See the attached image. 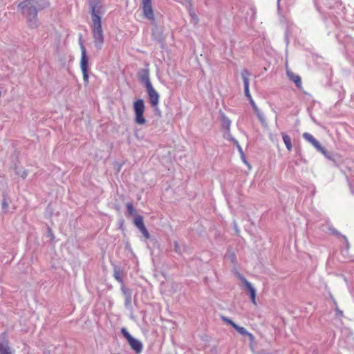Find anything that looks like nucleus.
I'll return each mask as SVG.
<instances>
[{
  "mask_svg": "<svg viewBox=\"0 0 354 354\" xmlns=\"http://www.w3.org/2000/svg\"><path fill=\"white\" fill-rule=\"evenodd\" d=\"M122 274L123 272L120 269V268L115 266L113 269V277L118 282L123 285Z\"/></svg>",
  "mask_w": 354,
  "mask_h": 354,
  "instance_id": "obj_14",
  "label": "nucleus"
},
{
  "mask_svg": "<svg viewBox=\"0 0 354 354\" xmlns=\"http://www.w3.org/2000/svg\"><path fill=\"white\" fill-rule=\"evenodd\" d=\"M332 297L333 304H334V310H335V316L337 317H342L344 316L343 311L341 310L338 308V306H337V301H335V299L333 297Z\"/></svg>",
  "mask_w": 354,
  "mask_h": 354,
  "instance_id": "obj_19",
  "label": "nucleus"
},
{
  "mask_svg": "<svg viewBox=\"0 0 354 354\" xmlns=\"http://www.w3.org/2000/svg\"><path fill=\"white\" fill-rule=\"evenodd\" d=\"M1 207L4 212H8V203L5 197L1 201Z\"/></svg>",
  "mask_w": 354,
  "mask_h": 354,
  "instance_id": "obj_24",
  "label": "nucleus"
},
{
  "mask_svg": "<svg viewBox=\"0 0 354 354\" xmlns=\"http://www.w3.org/2000/svg\"><path fill=\"white\" fill-rule=\"evenodd\" d=\"M121 333L126 338L131 348L135 351L137 353H140L143 348L142 342L134 338L127 330L126 328H122Z\"/></svg>",
  "mask_w": 354,
  "mask_h": 354,
  "instance_id": "obj_6",
  "label": "nucleus"
},
{
  "mask_svg": "<svg viewBox=\"0 0 354 354\" xmlns=\"http://www.w3.org/2000/svg\"><path fill=\"white\" fill-rule=\"evenodd\" d=\"M133 223L138 229L145 226L142 216L137 215L134 218Z\"/></svg>",
  "mask_w": 354,
  "mask_h": 354,
  "instance_id": "obj_18",
  "label": "nucleus"
},
{
  "mask_svg": "<svg viewBox=\"0 0 354 354\" xmlns=\"http://www.w3.org/2000/svg\"><path fill=\"white\" fill-rule=\"evenodd\" d=\"M286 74L288 78L295 84L297 87H301V80L299 75L295 74L289 69L286 70Z\"/></svg>",
  "mask_w": 354,
  "mask_h": 354,
  "instance_id": "obj_12",
  "label": "nucleus"
},
{
  "mask_svg": "<svg viewBox=\"0 0 354 354\" xmlns=\"http://www.w3.org/2000/svg\"><path fill=\"white\" fill-rule=\"evenodd\" d=\"M222 127L226 131V133H229L230 129L231 121L224 114L221 115Z\"/></svg>",
  "mask_w": 354,
  "mask_h": 354,
  "instance_id": "obj_15",
  "label": "nucleus"
},
{
  "mask_svg": "<svg viewBox=\"0 0 354 354\" xmlns=\"http://www.w3.org/2000/svg\"><path fill=\"white\" fill-rule=\"evenodd\" d=\"M142 11L145 18L154 21L151 0H142Z\"/></svg>",
  "mask_w": 354,
  "mask_h": 354,
  "instance_id": "obj_7",
  "label": "nucleus"
},
{
  "mask_svg": "<svg viewBox=\"0 0 354 354\" xmlns=\"http://www.w3.org/2000/svg\"><path fill=\"white\" fill-rule=\"evenodd\" d=\"M0 354H11L8 342H0Z\"/></svg>",
  "mask_w": 354,
  "mask_h": 354,
  "instance_id": "obj_17",
  "label": "nucleus"
},
{
  "mask_svg": "<svg viewBox=\"0 0 354 354\" xmlns=\"http://www.w3.org/2000/svg\"><path fill=\"white\" fill-rule=\"evenodd\" d=\"M283 141L287 148V149L290 151L292 149V142L290 137L287 135L286 133H281Z\"/></svg>",
  "mask_w": 354,
  "mask_h": 354,
  "instance_id": "obj_16",
  "label": "nucleus"
},
{
  "mask_svg": "<svg viewBox=\"0 0 354 354\" xmlns=\"http://www.w3.org/2000/svg\"><path fill=\"white\" fill-rule=\"evenodd\" d=\"M280 1H281V0H277V10H278L279 12H280V11H281Z\"/></svg>",
  "mask_w": 354,
  "mask_h": 354,
  "instance_id": "obj_37",
  "label": "nucleus"
},
{
  "mask_svg": "<svg viewBox=\"0 0 354 354\" xmlns=\"http://www.w3.org/2000/svg\"><path fill=\"white\" fill-rule=\"evenodd\" d=\"M50 6L48 0H23L17 5V9L26 19L28 28L35 29L39 25L38 12Z\"/></svg>",
  "mask_w": 354,
  "mask_h": 354,
  "instance_id": "obj_2",
  "label": "nucleus"
},
{
  "mask_svg": "<svg viewBox=\"0 0 354 354\" xmlns=\"http://www.w3.org/2000/svg\"><path fill=\"white\" fill-rule=\"evenodd\" d=\"M240 279L242 281V282L243 283L244 286H245L247 290L249 292L250 298L252 299V302L256 305L257 303H256V290H255V288L252 286L251 283H250L244 277L240 276Z\"/></svg>",
  "mask_w": 354,
  "mask_h": 354,
  "instance_id": "obj_10",
  "label": "nucleus"
},
{
  "mask_svg": "<svg viewBox=\"0 0 354 354\" xmlns=\"http://www.w3.org/2000/svg\"><path fill=\"white\" fill-rule=\"evenodd\" d=\"M174 249H175V251H176V252H178V253H179V252H180L179 245H178V243H177V242H175V243H174Z\"/></svg>",
  "mask_w": 354,
  "mask_h": 354,
  "instance_id": "obj_33",
  "label": "nucleus"
},
{
  "mask_svg": "<svg viewBox=\"0 0 354 354\" xmlns=\"http://www.w3.org/2000/svg\"><path fill=\"white\" fill-rule=\"evenodd\" d=\"M221 318H222V319H223L225 322H226V323L229 324H230V325H231L233 328H234V326H235V325L236 324V323H234V322L232 319H230V318H227V317H224V316H222V317H221Z\"/></svg>",
  "mask_w": 354,
  "mask_h": 354,
  "instance_id": "obj_27",
  "label": "nucleus"
},
{
  "mask_svg": "<svg viewBox=\"0 0 354 354\" xmlns=\"http://www.w3.org/2000/svg\"><path fill=\"white\" fill-rule=\"evenodd\" d=\"M127 209L128 214L129 215L136 214V210L135 209V208H134V207H133L132 203H128L127 204Z\"/></svg>",
  "mask_w": 354,
  "mask_h": 354,
  "instance_id": "obj_23",
  "label": "nucleus"
},
{
  "mask_svg": "<svg viewBox=\"0 0 354 354\" xmlns=\"http://www.w3.org/2000/svg\"><path fill=\"white\" fill-rule=\"evenodd\" d=\"M256 115L262 124L266 123V118H265L263 114L262 113H261V111L256 113Z\"/></svg>",
  "mask_w": 354,
  "mask_h": 354,
  "instance_id": "obj_26",
  "label": "nucleus"
},
{
  "mask_svg": "<svg viewBox=\"0 0 354 354\" xmlns=\"http://www.w3.org/2000/svg\"><path fill=\"white\" fill-rule=\"evenodd\" d=\"M28 175V172L26 170L23 171L22 174H21V176L22 178H26Z\"/></svg>",
  "mask_w": 354,
  "mask_h": 354,
  "instance_id": "obj_34",
  "label": "nucleus"
},
{
  "mask_svg": "<svg viewBox=\"0 0 354 354\" xmlns=\"http://www.w3.org/2000/svg\"><path fill=\"white\" fill-rule=\"evenodd\" d=\"M121 290L124 297V306L129 310H132V290L131 289L125 287L124 285L121 286Z\"/></svg>",
  "mask_w": 354,
  "mask_h": 354,
  "instance_id": "obj_8",
  "label": "nucleus"
},
{
  "mask_svg": "<svg viewBox=\"0 0 354 354\" xmlns=\"http://www.w3.org/2000/svg\"><path fill=\"white\" fill-rule=\"evenodd\" d=\"M48 236L51 238V239H54V235L53 234V232L51 230V229L48 228Z\"/></svg>",
  "mask_w": 354,
  "mask_h": 354,
  "instance_id": "obj_35",
  "label": "nucleus"
},
{
  "mask_svg": "<svg viewBox=\"0 0 354 354\" xmlns=\"http://www.w3.org/2000/svg\"><path fill=\"white\" fill-rule=\"evenodd\" d=\"M250 104L252 106V109L254 110L255 113L260 111L259 109H258L257 106L256 105L254 101L253 100V99H250Z\"/></svg>",
  "mask_w": 354,
  "mask_h": 354,
  "instance_id": "obj_29",
  "label": "nucleus"
},
{
  "mask_svg": "<svg viewBox=\"0 0 354 354\" xmlns=\"http://www.w3.org/2000/svg\"><path fill=\"white\" fill-rule=\"evenodd\" d=\"M227 133V138L228 140H230L232 141V139H234L230 132L229 133Z\"/></svg>",
  "mask_w": 354,
  "mask_h": 354,
  "instance_id": "obj_36",
  "label": "nucleus"
},
{
  "mask_svg": "<svg viewBox=\"0 0 354 354\" xmlns=\"http://www.w3.org/2000/svg\"><path fill=\"white\" fill-rule=\"evenodd\" d=\"M88 3L92 21L91 28L94 46L97 50H100L104 42L102 16L105 14L106 9L102 0H88Z\"/></svg>",
  "mask_w": 354,
  "mask_h": 354,
  "instance_id": "obj_1",
  "label": "nucleus"
},
{
  "mask_svg": "<svg viewBox=\"0 0 354 354\" xmlns=\"http://www.w3.org/2000/svg\"><path fill=\"white\" fill-rule=\"evenodd\" d=\"M319 152L322 153L327 159L333 161L335 160L332 153L328 151L324 147Z\"/></svg>",
  "mask_w": 354,
  "mask_h": 354,
  "instance_id": "obj_22",
  "label": "nucleus"
},
{
  "mask_svg": "<svg viewBox=\"0 0 354 354\" xmlns=\"http://www.w3.org/2000/svg\"><path fill=\"white\" fill-rule=\"evenodd\" d=\"M232 142L236 145L237 149L239 150V153H240V154L241 156V158H242L243 162L245 163L248 164L247 161L245 160V155H244V153L243 151V149H242L241 145H239L238 140H236V139H232Z\"/></svg>",
  "mask_w": 354,
  "mask_h": 354,
  "instance_id": "obj_20",
  "label": "nucleus"
},
{
  "mask_svg": "<svg viewBox=\"0 0 354 354\" xmlns=\"http://www.w3.org/2000/svg\"><path fill=\"white\" fill-rule=\"evenodd\" d=\"M230 258H231L232 261H233V260H234V259L235 258L234 254H231V255H230Z\"/></svg>",
  "mask_w": 354,
  "mask_h": 354,
  "instance_id": "obj_39",
  "label": "nucleus"
},
{
  "mask_svg": "<svg viewBox=\"0 0 354 354\" xmlns=\"http://www.w3.org/2000/svg\"><path fill=\"white\" fill-rule=\"evenodd\" d=\"M303 138L308 142H309L311 145L316 141V139L312 136L310 133L305 132L303 133Z\"/></svg>",
  "mask_w": 354,
  "mask_h": 354,
  "instance_id": "obj_21",
  "label": "nucleus"
},
{
  "mask_svg": "<svg viewBox=\"0 0 354 354\" xmlns=\"http://www.w3.org/2000/svg\"><path fill=\"white\" fill-rule=\"evenodd\" d=\"M80 46L81 48L80 68L82 72L84 84L86 85L88 83V57L87 56L86 48L84 47L81 39H80Z\"/></svg>",
  "mask_w": 354,
  "mask_h": 354,
  "instance_id": "obj_4",
  "label": "nucleus"
},
{
  "mask_svg": "<svg viewBox=\"0 0 354 354\" xmlns=\"http://www.w3.org/2000/svg\"><path fill=\"white\" fill-rule=\"evenodd\" d=\"M342 239L344 240L346 249L348 250L349 248H350V244H349V242H348L346 236H342Z\"/></svg>",
  "mask_w": 354,
  "mask_h": 354,
  "instance_id": "obj_32",
  "label": "nucleus"
},
{
  "mask_svg": "<svg viewBox=\"0 0 354 354\" xmlns=\"http://www.w3.org/2000/svg\"><path fill=\"white\" fill-rule=\"evenodd\" d=\"M139 230L142 232V235L144 236V237L145 239H149L150 238V234H149L147 229L146 228L145 225L142 227Z\"/></svg>",
  "mask_w": 354,
  "mask_h": 354,
  "instance_id": "obj_25",
  "label": "nucleus"
},
{
  "mask_svg": "<svg viewBox=\"0 0 354 354\" xmlns=\"http://www.w3.org/2000/svg\"><path fill=\"white\" fill-rule=\"evenodd\" d=\"M249 75H250V73L247 69H243L242 71L241 77H242V79L243 81V84H244V93H245V96L249 100V101H250V99H252V97L249 91V84H250V81H249V78H248Z\"/></svg>",
  "mask_w": 354,
  "mask_h": 354,
  "instance_id": "obj_9",
  "label": "nucleus"
},
{
  "mask_svg": "<svg viewBox=\"0 0 354 354\" xmlns=\"http://www.w3.org/2000/svg\"><path fill=\"white\" fill-rule=\"evenodd\" d=\"M145 103L142 99H138L133 103V111L135 113V122L138 124H145L146 120L144 117Z\"/></svg>",
  "mask_w": 354,
  "mask_h": 354,
  "instance_id": "obj_5",
  "label": "nucleus"
},
{
  "mask_svg": "<svg viewBox=\"0 0 354 354\" xmlns=\"http://www.w3.org/2000/svg\"><path fill=\"white\" fill-rule=\"evenodd\" d=\"M234 228L237 233L239 232L237 224L235 222H234Z\"/></svg>",
  "mask_w": 354,
  "mask_h": 354,
  "instance_id": "obj_38",
  "label": "nucleus"
},
{
  "mask_svg": "<svg viewBox=\"0 0 354 354\" xmlns=\"http://www.w3.org/2000/svg\"><path fill=\"white\" fill-rule=\"evenodd\" d=\"M153 109L155 115H158V117L161 116V111L159 109L158 106H151Z\"/></svg>",
  "mask_w": 354,
  "mask_h": 354,
  "instance_id": "obj_31",
  "label": "nucleus"
},
{
  "mask_svg": "<svg viewBox=\"0 0 354 354\" xmlns=\"http://www.w3.org/2000/svg\"><path fill=\"white\" fill-rule=\"evenodd\" d=\"M152 37L154 40L159 43L161 46L164 44V36L162 29L158 26H154L152 28Z\"/></svg>",
  "mask_w": 354,
  "mask_h": 354,
  "instance_id": "obj_11",
  "label": "nucleus"
},
{
  "mask_svg": "<svg viewBox=\"0 0 354 354\" xmlns=\"http://www.w3.org/2000/svg\"><path fill=\"white\" fill-rule=\"evenodd\" d=\"M330 232L335 234V236H337V237H341L342 238V236H344L343 234H342L339 232H338L336 229L335 228H330Z\"/></svg>",
  "mask_w": 354,
  "mask_h": 354,
  "instance_id": "obj_30",
  "label": "nucleus"
},
{
  "mask_svg": "<svg viewBox=\"0 0 354 354\" xmlns=\"http://www.w3.org/2000/svg\"><path fill=\"white\" fill-rule=\"evenodd\" d=\"M138 79L140 82L145 86L151 106H157L159 103L160 95L151 83L149 69L142 68L139 71L138 73Z\"/></svg>",
  "mask_w": 354,
  "mask_h": 354,
  "instance_id": "obj_3",
  "label": "nucleus"
},
{
  "mask_svg": "<svg viewBox=\"0 0 354 354\" xmlns=\"http://www.w3.org/2000/svg\"><path fill=\"white\" fill-rule=\"evenodd\" d=\"M319 152L322 150L324 147L321 145V144L316 140L315 142L312 145Z\"/></svg>",
  "mask_w": 354,
  "mask_h": 354,
  "instance_id": "obj_28",
  "label": "nucleus"
},
{
  "mask_svg": "<svg viewBox=\"0 0 354 354\" xmlns=\"http://www.w3.org/2000/svg\"><path fill=\"white\" fill-rule=\"evenodd\" d=\"M234 328L242 335L248 336L251 342L254 341V335L252 333H249L245 328L240 326L238 324H236L235 326H234Z\"/></svg>",
  "mask_w": 354,
  "mask_h": 354,
  "instance_id": "obj_13",
  "label": "nucleus"
}]
</instances>
